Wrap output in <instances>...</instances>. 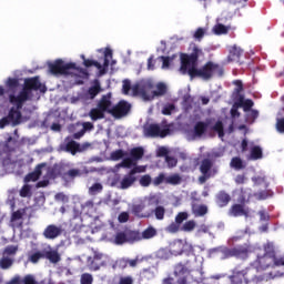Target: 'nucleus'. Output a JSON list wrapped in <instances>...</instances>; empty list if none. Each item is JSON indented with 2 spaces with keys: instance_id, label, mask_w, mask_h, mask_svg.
I'll return each instance as SVG.
<instances>
[{
  "instance_id": "nucleus-43",
  "label": "nucleus",
  "mask_w": 284,
  "mask_h": 284,
  "mask_svg": "<svg viewBox=\"0 0 284 284\" xmlns=\"http://www.w3.org/2000/svg\"><path fill=\"white\" fill-rule=\"evenodd\" d=\"M156 234V229L149 226L146 230H144L141 233L142 240L145 239H154V235Z\"/></svg>"
},
{
  "instance_id": "nucleus-6",
  "label": "nucleus",
  "mask_w": 284,
  "mask_h": 284,
  "mask_svg": "<svg viewBox=\"0 0 284 284\" xmlns=\"http://www.w3.org/2000/svg\"><path fill=\"white\" fill-rule=\"evenodd\" d=\"M80 57H81V59L83 61V65L85 68H92V65H94V68L100 70V74H105V68H109V65H110L109 57H112V50L106 49L104 57H103V65L101 64V62H99L97 60L87 59L85 55H83V54H81Z\"/></svg>"
},
{
  "instance_id": "nucleus-39",
  "label": "nucleus",
  "mask_w": 284,
  "mask_h": 284,
  "mask_svg": "<svg viewBox=\"0 0 284 284\" xmlns=\"http://www.w3.org/2000/svg\"><path fill=\"white\" fill-rule=\"evenodd\" d=\"M213 132H217V135L220 139H223L225 136V129L223 126V122L219 120L213 126H212Z\"/></svg>"
},
{
  "instance_id": "nucleus-56",
  "label": "nucleus",
  "mask_w": 284,
  "mask_h": 284,
  "mask_svg": "<svg viewBox=\"0 0 284 284\" xmlns=\"http://www.w3.org/2000/svg\"><path fill=\"white\" fill-rule=\"evenodd\" d=\"M174 110H176V106L174 104H172V103L166 104L162 109V114H164L165 116H170V114H172V112H174Z\"/></svg>"
},
{
  "instance_id": "nucleus-44",
  "label": "nucleus",
  "mask_w": 284,
  "mask_h": 284,
  "mask_svg": "<svg viewBox=\"0 0 284 284\" xmlns=\"http://www.w3.org/2000/svg\"><path fill=\"white\" fill-rule=\"evenodd\" d=\"M181 224H179L178 222H172L166 226L165 231L169 234H176V232H181Z\"/></svg>"
},
{
  "instance_id": "nucleus-51",
  "label": "nucleus",
  "mask_w": 284,
  "mask_h": 284,
  "mask_svg": "<svg viewBox=\"0 0 284 284\" xmlns=\"http://www.w3.org/2000/svg\"><path fill=\"white\" fill-rule=\"evenodd\" d=\"M4 146L7 148L8 152H14V148L17 146V140L12 139V136H9L6 140Z\"/></svg>"
},
{
  "instance_id": "nucleus-27",
  "label": "nucleus",
  "mask_w": 284,
  "mask_h": 284,
  "mask_svg": "<svg viewBox=\"0 0 284 284\" xmlns=\"http://www.w3.org/2000/svg\"><path fill=\"white\" fill-rule=\"evenodd\" d=\"M165 94H168V84L164 82H158L155 90L152 91V99H154V97H165Z\"/></svg>"
},
{
  "instance_id": "nucleus-21",
  "label": "nucleus",
  "mask_w": 284,
  "mask_h": 284,
  "mask_svg": "<svg viewBox=\"0 0 284 284\" xmlns=\"http://www.w3.org/2000/svg\"><path fill=\"white\" fill-rule=\"evenodd\" d=\"M43 257L53 264H57L61 261V254H59V251L53 250V248H49V251L43 250Z\"/></svg>"
},
{
  "instance_id": "nucleus-49",
  "label": "nucleus",
  "mask_w": 284,
  "mask_h": 284,
  "mask_svg": "<svg viewBox=\"0 0 284 284\" xmlns=\"http://www.w3.org/2000/svg\"><path fill=\"white\" fill-rule=\"evenodd\" d=\"M193 214H195V216H205V214H207V205L202 204L193 209Z\"/></svg>"
},
{
  "instance_id": "nucleus-55",
  "label": "nucleus",
  "mask_w": 284,
  "mask_h": 284,
  "mask_svg": "<svg viewBox=\"0 0 284 284\" xmlns=\"http://www.w3.org/2000/svg\"><path fill=\"white\" fill-rule=\"evenodd\" d=\"M203 37H205V29L200 27L195 30L193 38L195 41H203Z\"/></svg>"
},
{
  "instance_id": "nucleus-23",
  "label": "nucleus",
  "mask_w": 284,
  "mask_h": 284,
  "mask_svg": "<svg viewBox=\"0 0 284 284\" xmlns=\"http://www.w3.org/2000/svg\"><path fill=\"white\" fill-rule=\"evenodd\" d=\"M64 150L65 152H69L70 154H72V156H74L78 152H83L84 149L81 148V144L79 142L71 140L67 142Z\"/></svg>"
},
{
  "instance_id": "nucleus-37",
  "label": "nucleus",
  "mask_w": 284,
  "mask_h": 284,
  "mask_svg": "<svg viewBox=\"0 0 284 284\" xmlns=\"http://www.w3.org/2000/svg\"><path fill=\"white\" fill-rule=\"evenodd\" d=\"M230 165L234 170H245V165L243 164V160L239 156L232 158Z\"/></svg>"
},
{
  "instance_id": "nucleus-36",
  "label": "nucleus",
  "mask_w": 284,
  "mask_h": 284,
  "mask_svg": "<svg viewBox=\"0 0 284 284\" xmlns=\"http://www.w3.org/2000/svg\"><path fill=\"white\" fill-rule=\"evenodd\" d=\"M251 159L252 161H258V159H263V149L261 146L255 145L251 149Z\"/></svg>"
},
{
  "instance_id": "nucleus-20",
  "label": "nucleus",
  "mask_w": 284,
  "mask_h": 284,
  "mask_svg": "<svg viewBox=\"0 0 284 284\" xmlns=\"http://www.w3.org/2000/svg\"><path fill=\"white\" fill-rule=\"evenodd\" d=\"M92 172H97V168H84L82 171L79 169H71L65 173V176H68L69 179H77V176H81L83 174H90Z\"/></svg>"
},
{
  "instance_id": "nucleus-24",
  "label": "nucleus",
  "mask_w": 284,
  "mask_h": 284,
  "mask_svg": "<svg viewBox=\"0 0 284 284\" xmlns=\"http://www.w3.org/2000/svg\"><path fill=\"white\" fill-rule=\"evenodd\" d=\"M233 85H235V89L233 91V97L235 99V101H239V103H243V94H241V92H243V81L241 80H235L233 82Z\"/></svg>"
},
{
  "instance_id": "nucleus-45",
  "label": "nucleus",
  "mask_w": 284,
  "mask_h": 284,
  "mask_svg": "<svg viewBox=\"0 0 284 284\" xmlns=\"http://www.w3.org/2000/svg\"><path fill=\"white\" fill-rule=\"evenodd\" d=\"M81 210L84 214H90L94 210V201L89 200L85 203L81 204Z\"/></svg>"
},
{
  "instance_id": "nucleus-14",
  "label": "nucleus",
  "mask_w": 284,
  "mask_h": 284,
  "mask_svg": "<svg viewBox=\"0 0 284 284\" xmlns=\"http://www.w3.org/2000/svg\"><path fill=\"white\" fill-rule=\"evenodd\" d=\"M232 201V196L225 190H222L215 194V203L217 207H227Z\"/></svg>"
},
{
  "instance_id": "nucleus-9",
  "label": "nucleus",
  "mask_w": 284,
  "mask_h": 284,
  "mask_svg": "<svg viewBox=\"0 0 284 284\" xmlns=\"http://www.w3.org/2000/svg\"><path fill=\"white\" fill-rule=\"evenodd\" d=\"M23 90H26L29 94H32V91L37 92L40 90V92H47L45 85L41 83V80H39V77L33 78H27L24 80Z\"/></svg>"
},
{
  "instance_id": "nucleus-38",
  "label": "nucleus",
  "mask_w": 284,
  "mask_h": 284,
  "mask_svg": "<svg viewBox=\"0 0 284 284\" xmlns=\"http://www.w3.org/2000/svg\"><path fill=\"white\" fill-rule=\"evenodd\" d=\"M124 243H128V233L125 232H118L114 237V244L115 245H123Z\"/></svg>"
},
{
  "instance_id": "nucleus-29",
  "label": "nucleus",
  "mask_w": 284,
  "mask_h": 284,
  "mask_svg": "<svg viewBox=\"0 0 284 284\" xmlns=\"http://www.w3.org/2000/svg\"><path fill=\"white\" fill-rule=\"evenodd\" d=\"M243 54V50L236 45H233L229 50V61H239Z\"/></svg>"
},
{
  "instance_id": "nucleus-4",
  "label": "nucleus",
  "mask_w": 284,
  "mask_h": 284,
  "mask_svg": "<svg viewBox=\"0 0 284 284\" xmlns=\"http://www.w3.org/2000/svg\"><path fill=\"white\" fill-rule=\"evenodd\" d=\"M272 264H274V246L268 243L264 245V254L257 256L254 265L256 270H267Z\"/></svg>"
},
{
  "instance_id": "nucleus-42",
  "label": "nucleus",
  "mask_w": 284,
  "mask_h": 284,
  "mask_svg": "<svg viewBox=\"0 0 284 284\" xmlns=\"http://www.w3.org/2000/svg\"><path fill=\"white\" fill-rule=\"evenodd\" d=\"M19 252V245H8L3 251V256H14Z\"/></svg>"
},
{
  "instance_id": "nucleus-47",
  "label": "nucleus",
  "mask_w": 284,
  "mask_h": 284,
  "mask_svg": "<svg viewBox=\"0 0 284 284\" xmlns=\"http://www.w3.org/2000/svg\"><path fill=\"white\" fill-rule=\"evenodd\" d=\"M128 267V260L119 258L112 265V270H125Z\"/></svg>"
},
{
  "instance_id": "nucleus-30",
  "label": "nucleus",
  "mask_w": 284,
  "mask_h": 284,
  "mask_svg": "<svg viewBox=\"0 0 284 284\" xmlns=\"http://www.w3.org/2000/svg\"><path fill=\"white\" fill-rule=\"evenodd\" d=\"M89 115L92 121H99V119H105V111H102L98 106V108L91 109Z\"/></svg>"
},
{
  "instance_id": "nucleus-63",
  "label": "nucleus",
  "mask_w": 284,
  "mask_h": 284,
  "mask_svg": "<svg viewBox=\"0 0 284 284\" xmlns=\"http://www.w3.org/2000/svg\"><path fill=\"white\" fill-rule=\"evenodd\" d=\"M6 284H23V277L17 274L10 281L6 282Z\"/></svg>"
},
{
  "instance_id": "nucleus-64",
  "label": "nucleus",
  "mask_w": 284,
  "mask_h": 284,
  "mask_svg": "<svg viewBox=\"0 0 284 284\" xmlns=\"http://www.w3.org/2000/svg\"><path fill=\"white\" fill-rule=\"evenodd\" d=\"M276 130H277V132H280L281 134L284 133V118L277 119V122H276Z\"/></svg>"
},
{
  "instance_id": "nucleus-12",
  "label": "nucleus",
  "mask_w": 284,
  "mask_h": 284,
  "mask_svg": "<svg viewBox=\"0 0 284 284\" xmlns=\"http://www.w3.org/2000/svg\"><path fill=\"white\" fill-rule=\"evenodd\" d=\"M29 99L30 93L26 89H22L18 95H9L10 103L16 105L18 110H21V108H23V103H26V101H29Z\"/></svg>"
},
{
  "instance_id": "nucleus-60",
  "label": "nucleus",
  "mask_w": 284,
  "mask_h": 284,
  "mask_svg": "<svg viewBox=\"0 0 284 284\" xmlns=\"http://www.w3.org/2000/svg\"><path fill=\"white\" fill-rule=\"evenodd\" d=\"M18 85H19V79H17V78H9L7 80V87H9L10 90H17Z\"/></svg>"
},
{
  "instance_id": "nucleus-1",
  "label": "nucleus",
  "mask_w": 284,
  "mask_h": 284,
  "mask_svg": "<svg viewBox=\"0 0 284 284\" xmlns=\"http://www.w3.org/2000/svg\"><path fill=\"white\" fill-rule=\"evenodd\" d=\"M203 49L199 47H193V51L187 53H181V74H189L191 79H204V81H210L216 72L220 73V77L223 75V69L220 64L214 63V61H207L201 69L199 68V58L203 57Z\"/></svg>"
},
{
  "instance_id": "nucleus-2",
  "label": "nucleus",
  "mask_w": 284,
  "mask_h": 284,
  "mask_svg": "<svg viewBox=\"0 0 284 284\" xmlns=\"http://www.w3.org/2000/svg\"><path fill=\"white\" fill-rule=\"evenodd\" d=\"M192 270L187 264L179 263L174 266L173 276L162 280V284H189L187 276Z\"/></svg>"
},
{
  "instance_id": "nucleus-17",
  "label": "nucleus",
  "mask_w": 284,
  "mask_h": 284,
  "mask_svg": "<svg viewBox=\"0 0 284 284\" xmlns=\"http://www.w3.org/2000/svg\"><path fill=\"white\" fill-rule=\"evenodd\" d=\"M140 85L142 88V99L144 101H151L152 95H150V90H154V82H152L151 80H146L140 82Z\"/></svg>"
},
{
  "instance_id": "nucleus-52",
  "label": "nucleus",
  "mask_w": 284,
  "mask_h": 284,
  "mask_svg": "<svg viewBox=\"0 0 284 284\" xmlns=\"http://www.w3.org/2000/svg\"><path fill=\"white\" fill-rule=\"evenodd\" d=\"M151 184H152V176H150V174H145L141 176L140 185L142 187H150Z\"/></svg>"
},
{
  "instance_id": "nucleus-8",
  "label": "nucleus",
  "mask_w": 284,
  "mask_h": 284,
  "mask_svg": "<svg viewBox=\"0 0 284 284\" xmlns=\"http://www.w3.org/2000/svg\"><path fill=\"white\" fill-rule=\"evenodd\" d=\"M132 110V104L125 100H121L115 106L111 108L109 114L114 116V119H123V116H128L130 111Z\"/></svg>"
},
{
  "instance_id": "nucleus-7",
  "label": "nucleus",
  "mask_w": 284,
  "mask_h": 284,
  "mask_svg": "<svg viewBox=\"0 0 284 284\" xmlns=\"http://www.w3.org/2000/svg\"><path fill=\"white\" fill-rule=\"evenodd\" d=\"M141 172H145V169L142 166L131 169L120 181V190H129V187H132L135 181H138L136 174H141Z\"/></svg>"
},
{
  "instance_id": "nucleus-25",
  "label": "nucleus",
  "mask_w": 284,
  "mask_h": 284,
  "mask_svg": "<svg viewBox=\"0 0 284 284\" xmlns=\"http://www.w3.org/2000/svg\"><path fill=\"white\" fill-rule=\"evenodd\" d=\"M214 166V163L212 162V160L210 159H204L202 160L201 164H200V172L201 174H206V175H211L212 172V168Z\"/></svg>"
},
{
  "instance_id": "nucleus-15",
  "label": "nucleus",
  "mask_w": 284,
  "mask_h": 284,
  "mask_svg": "<svg viewBox=\"0 0 284 284\" xmlns=\"http://www.w3.org/2000/svg\"><path fill=\"white\" fill-rule=\"evenodd\" d=\"M45 165H47L45 163L38 164L33 172H31L24 176V183L39 181V179L41 178V174H42V170H43V168H45Z\"/></svg>"
},
{
  "instance_id": "nucleus-32",
  "label": "nucleus",
  "mask_w": 284,
  "mask_h": 284,
  "mask_svg": "<svg viewBox=\"0 0 284 284\" xmlns=\"http://www.w3.org/2000/svg\"><path fill=\"white\" fill-rule=\"evenodd\" d=\"M144 154H145V151H143V148H141V146L133 148L130 151V155L133 161H141V159H143Z\"/></svg>"
},
{
  "instance_id": "nucleus-11",
  "label": "nucleus",
  "mask_w": 284,
  "mask_h": 284,
  "mask_svg": "<svg viewBox=\"0 0 284 284\" xmlns=\"http://www.w3.org/2000/svg\"><path fill=\"white\" fill-rule=\"evenodd\" d=\"M229 216H234L235 219L239 216H244L245 219H250V207H245V203L233 204L229 210Z\"/></svg>"
},
{
  "instance_id": "nucleus-50",
  "label": "nucleus",
  "mask_w": 284,
  "mask_h": 284,
  "mask_svg": "<svg viewBox=\"0 0 284 284\" xmlns=\"http://www.w3.org/2000/svg\"><path fill=\"white\" fill-rule=\"evenodd\" d=\"M154 215L158 221H163L165 219V207L156 206L154 210Z\"/></svg>"
},
{
  "instance_id": "nucleus-46",
  "label": "nucleus",
  "mask_w": 284,
  "mask_h": 284,
  "mask_svg": "<svg viewBox=\"0 0 284 284\" xmlns=\"http://www.w3.org/2000/svg\"><path fill=\"white\" fill-rule=\"evenodd\" d=\"M100 192H103V184L102 183H94L89 189V194H91V196H95V194H100Z\"/></svg>"
},
{
  "instance_id": "nucleus-28",
  "label": "nucleus",
  "mask_w": 284,
  "mask_h": 284,
  "mask_svg": "<svg viewBox=\"0 0 284 284\" xmlns=\"http://www.w3.org/2000/svg\"><path fill=\"white\" fill-rule=\"evenodd\" d=\"M21 109H14L11 108L9 111V120L13 123V125H18V123H21Z\"/></svg>"
},
{
  "instance_id": "nucleus-5",
  "label": "nucleus",
  "mask_w": 284,
  "mask_h": 284,
  "mask_svg": "<svg viewBox=\"0 0 284 284\" xmlns=\"http://www.w3.org/2000/svg\"><path fill=\"white\" fill-rule=\"evenodd\" d=\"M144 134L145 136H150L151 139H165V136L170 134V125L151 123L144 128Z\"/></svg>"
},
{
  "instance_id": "nucleus-62",
  "label": "nucleus",
  "mask_w": 284,
  "mask_h": 284,
  "mask_svg": "<svg viewBox=\"0 0 284 284\" xmlns=\"http://www.w3.org/2000/svg\"><path fill=\"white\" fill-rule=\"evenodd\" d=\"M132 165H136V162H134L132 158L123 159L120 163V168H132Z\"/></svg>"
},
{
  "instance_id": "nucleus-54",
  "label": "nucleus",
  "mask_w": 284,
  "mask_h": 284,
  "mask_svg": "<svg viewBox=\"0 0 284 284\" xmlns=\"http://www.w3.org/2000/svg\"><path fill=\"white\" fill-rule=\"evenodd\" d=\"M81 284H92L94 282V277L90 273H83L81 275Z\"/></svg>"
},
{
  "instance_id": "nucleus-61",
  "label": "nucleus",
  "mask_w": 284,
  "mask_h": 284,
  "mask_svg": "<svg viewBox=\"0 0 284 284\" xmlns=\"http://www.w3.org/2000/svg\"><path fill=\"white\" fill-rule=\"evenodd\" d=\"M166 179L165 173H160L156 178H154L153 185L158 186L161 185V183H166Z\"/></svg>"
},
{
  "instance_id": "nucleus-53",
  "label": "nucleus",
  "mask_w": 284,
  "mask_h": 284,
  "mask_svg": "<svg viewBox=\"0 0 284 284\" xmlns=\"http://www.w3.org/2000/svg\"><path fill=\"white\" fill-rule=\"evenodd\" d=\"M189 217L190 214H187V212H180L175 216V222H178L179 225H183V222L187 221Z\"/></svg>"
},
{
  "instance_id": "nucleus-35",
  "label": "nucleus",
  "mask_w": 284,
  "mask_h": 284,
  "mask_svg": "<svg viewBox=\"0 0 284 284\" xmlns=\"http://www.w3.org/2000/svg\"><path fill=\"white\" fill-rule=\"evenodd\" d=\"M99 92H101V84L95 80L94 85L89 88L88 95L90 99H95Z\"/></svg>"
},
{
  "instance_id": "nucleus-34",
  "label": "nucleus",
  "mask_w": 284,
  "mask_h": 284,
  "mask_svg": "<svg viewBox=\"0 0 284 284\" xmlns=\"http://www.w3.org/2000/svg\"><path fill=\"white\" fill-rule=\"evenodd\" d=\"M128 243H134L136 241H142L141 232L139 231H129L126 232Z\"/></svg>"
},
{
  "instance_id": "nucleus-40",
  "label": "nucleus",
  "mask_w": 284,
  "mask_h": 284,
  "mask_svg": "<svg viewBox=\"0 0 284 284\" xmlns=\"http://www.w3.org/2000/svg\"><path fill=\"white\" fill-rule=\"evenodd\" d=\"M195 227H196V222L194 220L186 221L182 225L181 232H194Z\"/></svg>"
},
{
  "instance_id": "nucleus-31",
  "label": "nucleus",
  "mask_w": 284,
  "mask_h": 284,
  "mask_svg": "<svg viewBox=\"0 0 284 284\" xmlns=\"http://www.w3.org/2000/svg\"><path fill=\"white\" fill-rule=\"evenodd\" d=\"M248 252L250 250L246 245H239L233 247V256H235L236 258H241V256H247Z\"/></svg>"
},
{
  "instance_id": "nucleus-22",
  "label": "nucleus",
  "mask_w": 284,
  "mask_h": 284,
  "mask_svg": "<svg viewBox=\"0 0 284 284\" xmlns=\"http://www.w3.org/2000/svg\"><path fill=\"white\" fill-rule=\"evenodd\" d=\"M230 281L232 284H243V281H245V271L234 268L232 275H230Z\"/></svg>"
},
{
  "instance_id": "nucleus-19",
  "label": "nucleus",
  "mask_w": 284,
  "mask_h": 284,
  "mask_svg": "<svg viewBox=\"0 0 284 284\" xmlns=\"http://www.w3.org/2000/svg\"><path fill=\"white\" fill-rule=\"evenodd\" d=\"M207 128H210V122H204V121L196 122L193 128L194 136H197L199 139H201V136H203V134L207 132Z\"/></svg>"
},
{
  "instance_id": "nucleus-57",
  "label": "nucleus",
  "mask_w": 284,
  "mask_h": 284,
  "mask_svg": "<svg viewBox=\"0 0 284 284\" xmlns=\"http://www.w3.org/2000/svg\"><path fill=\"white\" fill-rule=\"evenodd\" d=\"M22 284H39L37 278L32 274H27L23 276Z\"/></svg>"
},
{
  "instance_id": "nucleus-13",
  "label": "nucleus",
  "mask_w": 284,
  "mask_h": 284,
  "mask_svg": "<svg viewBox=\"0 0 284 284\" xmlns=\"http://www.w3.org/2000/svg\"><path fill=\"white\" fill-rule=\"evenodd\" d=\"M87 263L89 265V270H92L93 272H98V270H101V267L105 265L103 262V254L99 252H94L93 257L89 256Z\"/></svg>"
},
{
  "instance_id": "nucleus-33",
  "label": "nucleus",
  "mask_w": 284,
  "mask_h": 284,
  "mask_svg": "<svg viewBox=\"0 0 284 284\" xmlns=\"http://www.w3.org/2000/svg\"><path fill=\"white\" fill-rule=\"evenodd\" d=\"M41 258H44L43 251L31 252L28 255V262L33 263V265H37Z\"/></svg>"
},
{
  "instance_id": "nucleus-3",
  "label": "nucleus",
  "mask_w": 284,
  "mask_h": 284,
  "mask_svg": "<svg viewBox=\"0 0 284 284\" xmlns=\"http://www.w3.org/2000/svg\"><path fill=\"white\" fill-rule=\"evenodd\" d=\"M49 70L54 77H72L74 70H77V63H65V61L57 59L53 63L49 64Z\"/></svg>"
},
{
  "instance_id": "nucleus-41",
  "label": "nucleus",
  "mask_w": 284,
  "mask_h": 284,
  "mask_svg": "<svg viewBox=\"0 0 284 284\" xmlns=\"http://www.w3.org/2000/svg\"><path fill=\"white\" fill-rule=\"evenodd\" d=\"M13 264H14V260L10 257H2L0 260L1 270H10V267H12Z\"/></svg>"
},
{
  "instance_id": "nucleus-10",
  "label": "nucleus",
  "mask_w": 284,
  "mask_h": 284,
  "mask_svg": "<svg viewBox=\"0 0 284 284\" xmlns=\"http://www.w3.org/2000/svg\"><path fill=\"white\" fill-rule=\"evenodd\" d=\"M63 234V226L57 224H49L42 232V236L47 239V241H54L59 239Z\"/></svg>"
},
{
  "instance_id": "nucleus-59",
  "label": "nucleus",
  "mask_w": 284,
  "mask_h": 284,
  "mask_svg": "<svg viewBox=\"0 0 284 284\" xmlns=\"http://www.w3.org/2000/svg\"><path fill=\"white\" fill-rule=\"evenodd\" d=\"M213 30L215 34H227V27L221 23L216 24Z\"/></svg>"
},
{
  "instance_id": "nucleus-58",
  "label": "nucleus",
  "mask_w": 284,
  "mask_h": 284,
  "mask_svg": "<svg viewBox=\"0 0 284 284\" xmlns=\"http://www.w3.org/2000/svg\"><path fill=\"white\" fill-rule=\"evenodd\" d=\"M30 194H31V187H30V185L24 184V185L21 187V190H20V196H21L22 199H28V196H30Z\"/></svg>"
},
{
  "instance_id": "nucleus-18",
  "label": "nucleus",
  "mask_w": 284,
  "mask_h": 284,
  "mask_svg": "<svg viewBox=\"0 0 284 284\" xmlns=\"http://www.w3.org/2000/svg\"><path fill=\"white\" fill-rule=\"evenodd\" d=\"M256 272H258V268H254V267L244 268V282L246 284L258 283V281H261V278H258V276H256Z\"/></svg>"
},
{
  "instance_id": "nucleus-26",
  "label": "nucleus",
  "mask_w": 284,
  "mask_h": 284,
  "mask_svg": "<svg viewBox=\"0 0 284 284\" xmlns=\"http://www.w3.org/2000/svg\"><path fill=\"white\" fill-rule=\"evenodd\" d=\"M154 270H156L155 266L142 268L140 272L141 280L142 281H152V278H154V276H156V273L154 272Z\"/></svg>"
},
{
  "instance_id": "nucleus-16",
  "label": "nucleus",
  "mask_w": 284,
  "mask_h": 284,
  "mask_svg": "<svg viewBox=\"0 0 284 284\" xmlns=\"http://www.w3.org/2000/svg\"><path fill=\"white\" fill-rule=\"evenodd\" d=\"M98 108L104 112L110 113V108H112V93H106L104 95L101 97L99 103H98Z\"/></svg>"
},
{
  "instance_id": "nucleus-48",
  "label": "nucleus",
  "mask_w": 284,
  "mask_h": 284,
  "mask_svg": "<svg viewBox=\"0 0 284 284\" xmlns=\"http://www.w3.org/2000/svg\"><path fill=\"white\" fill-rule=\"evenodd\" d=\"M181 183V175L173 174L166 178L168 185H179Z\"/></svg>"
}]
</instances>
